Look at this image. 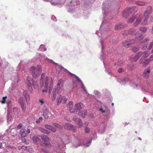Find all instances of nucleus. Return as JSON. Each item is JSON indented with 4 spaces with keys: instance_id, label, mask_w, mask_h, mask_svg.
Returning <instances> with one entry per match:
<instances>
[{
    "instance_id": "f704fd0d",
    "label": "nucleus",
    "mask_w": 153,
    "mask_h": 153,
    "mask_svg": "<svg viewBox=\"0 0 153 153\" xmlns=\"http://www.w3.org/2000/svg\"><path fill=\"white\" fill-rule=\"evenodd\" d=\"M63 82V80L62 79H60L58 81V82L57 84V86L61 87L62 85V83Z\"/></svg>"
},
{
    "instance_id": "8fccbe9b",
    "label": "nucleus",
    "mask_w": 153,
    "mask_h": 153,
    "mask_svg": "<svg viewBox=\"0 0 153 153\" xmlns=\"http://www.w3.org/2000/svg\"><path fill=\"white\" fill-rule=\"evenodd\" d=\"M22 125L21 124H19L17 126V128L18 129H19L21 128H22Z\"/></svg>"
},
{
    "instance_id": "473e14b6",
    "label": "nucleus",
    "mask_w": 153,
    "mask_h": 153,
    "mask_svg": "<svg viewBox=\"0 0 153 153\" xmlns=\"http://www.w3.org/2000/svg\"><path fill=\"white\" fill-rule=\"evenodd\" d=\"M19 111V109L16 107H14L13 109V112L14 114H17Z\"/></svg>"
},
{
    "instance_id": "72a5a7b5",
    "label": "nucleus",
    "mask_w": 153,
    "mask_h": 153,
    "mask_svg": "<svg viewBox=\"0 0 153 153\" xmlns=\"http://www.w3.org/2000/svg\"><path fill=\"white\" fill-rule=\"evenodd\" d=\"M79 121L78 122L77 127L79 128L81 127L82 126V122L81 120H79Z\"/></svg>"
},
{
    "instance_id": "4468645a",
    "label": "nucleus",
    "mask_w": 153,
    "mask_h": 153,
    "mask_svg": "<svg viewBox=\"0 0 153 153\" xmlns=\"http://www.w3.org/2000/svg\"><path fill=\"white\" fill-rule=\"evenodd\" d=\"M44 110L43 115L45 119H47L49 117V116L48 114L49 111L48 110V108L47 106H44L43 108Z\"/></svg>"
},
{
    "instance_id": "f8f14e48",
    "label": "nucleus",
    "mask_w": 153,
    "mask_h": 153,
    "mask_svg": "<svg viewBox=\"0 0 153 153\" xmlns=\"http://www.w3.org/2000/svg\"><path fill=\"white\" fill-rule=\"evenodd\" d=\"M150 73V68H147L144 70L142 74V75L145 79H147L149 77Z\"/></svg>"
},
{
    "instance_id": "de8ad7c7",
    "label": "nucleus",
    "mask_w": 153,
    "mask_h": 153,
    "mask_svg": "<svg viewBox=\"0 0 153 153\" xmlns=\"http://www.w3.org/2000/svg\"><path fill=\"white\" fill-rule=\"evenodd\" d=\"M150 62L153 60V54L151 55L149 58L148 59Z\"/></svg>"
},
{
    "instance_id": "cd10ccee",
    "label": "nucleus",
    "mask_w": 153,
    "mask_h": 153,
    "mask_svg": "<svg viewBox=\"0 0 153 153\" xmlns=\"http://www.w3.org/2000/svg\"><path fill=\"white\" fill-rule=\"evenodd\" d=\"M136 3L137 5L140 6H144L145 4V2L140 1H137L136 2Z\"/></svg>"
},
{
    "instance_id": "052dcab7",
    "label": "nucleus",
    "mask_w": 153,
    "mask_h": 153,
    "mask_svg": "<svg viewBox=\"0 0 153 153\" xmlns=\"http://www.w3.org/2000/svg\"><path fill=\"white\" fill-rule=\"evenodd\" d=\"M90 116L92 117L93 116V115L92 114H90Z\"/></svg>"
},
{
    "instance_id": "5fc2aeb1",
    "label": "nucleus",
    "mask_w": 153,
    "mask_h": 153,
    "mask_svg": "<svg viewBox=\"0 0 153 153\" xmlns=\"http://www.w3.org/2000/svg\"><path fill=\"white\" fill-rule=\"evenodd\" d=\"M149 40V38H146L145 39V40L146 41H148Z\"/></svg>"
},
{
    "instance_id": "3c124183",
    "label": "nucleus",
    "mask_w": 153,
    "mask_h": 153,
    "mask_svg": "<svg viewBox=\"0 0 153 153\" xmlns=\"http://www.w3.org/2000/svg\"><path fill=\"white\" fill-rule=\"evenodd\" d=\"M100 111H101L102 113H105V111L103 110L102 108H100Z\"/></svg>"
},
{
    "instance_id": "603ef678",
    "label": "nucleus",
    "mask_w": 153,
    "mask_h": 153,
    "mask_svg": "<svg viewBox=\"0 0 153 153\" xmlns=\"http://www.w3.org/2000/svg\"><path fill=\"white\" fill-rule=\"evenodd\" d=\"M22 148L23 149H27V147H26L25 146H22Z\"/></svg>"
},
{
    "instance_id": "412c9836",
    "label": "nucleus",
    "mask_w": 153,
    "mask_h": 153,
    "mask_svg": "<svg viewBox=\"0 0 153 153\" xmlns=\"http://www.w3.org/2000/svg\"><path fill=\"white\" fill-rule=\"evenodd\" d=\"M32 139L33 141L36 143H38L41 142V139L37 136H35L33 137Z\"/></svg>"
},
{
    "instance_id": "c9c22d12",
    "label": "nucleus",
    "mask_w": 153,
    "mask_h": 153,
    "mask_svg": "<svg viewBox=\"0 0 153 153\" xmlns=\"http://www.w3.org/2000/svg\"><path fill=\"white\" fill-rule=\"evenodd\" d=\"M56 68L57 69H59V70H61L63 68V67H62V66L58 65L57 63H56Z\"/></svg>"
},
{
    "instance_id": "c03bdc74",
    "label": "nucleus",
    "mask_w": 153,
    "mask_h": 153,
    "mask_svg": "<svg viewBox=\"0 0 153 153\" xmlns=\"http://www.w3.org/2000/svg\"><path fill=\"white\" fill-rule=\"evenodd\" d=\"M53 125L54 126L58 128H61V125H59L58 124L56 123H54L53 124Z\"/></svg>"
},
{
    "instance_id": "9d476101",
    "label": "nucleus",
    "mask_w": 153,
    "mask_h": 153,
    "mask_svg": "<svg viewBox=\"0 0 153 153\" xmlns=\"http://www.w3.org/2000/svg\"><path fill=\"white\" fill-rule=\"evenodd\" d=\"M30 132V130L28 129L27 130L25 128H21L20 131V134L22 137H26L27 134Z\"/></svg>"
},
{
    "instance_id": "f3484780",
    "label": "nucleus",
    "mask_w": 153,
    "mask_h": 153,
    "mask_svg": "<svg viewBox=\"0 0 153 153\" xmlns=\"http://www.w3.org/2000/svg\"><path fill=\"white\" fill-rule=\"evenodd\" d=\"M23 95L27 102H28L30 98V96L28 92L26 91H24L23 92Z\"/></svg>"
},
{
    "instance_id": "1a4fd4ad",
    "label": "nucleus",
    "mask_w": 153,
    "mask_h": 153,
    "mask_svg": "<svg viewBox=\"0 0 153 153\" xmlns=\"http://www.w3.org/2000/svg\"><path fill=\"white\" fill-rule=\"evenodd\" d=\"M18 101L21 105L22 111L25 112L26 111V105L24 99L22 97H20L19 98Z\"/></svg>"
},
{
    "instance_id": "4be33fe9",
    "label": "nucleus",
    "mask_w": 153,
    "mask_h": 153,
    "mask_svg": "<svg viewBox=\"0 0 153 153\" xmlns=\"http://www.w3.org/2000/svg\"><path fill=\"white\" fill-rule=\"evenodd\" d=\"M61 90V87L57 86V87H55L53 89V92H54L56 94V93H58L60 92Z\"/></svg>"
},
{
    "instance_id": "aec40b11",
    "label": "nucleus",
    "mask_w": 153,
    "mask_h": 153,
    "mask_svg": "<svg viewBox=\"0 0 153 153\" xmlns=\"http://www.w3.org/2000/svg\"><path fill=\"white\" fill-rule=\"evenodd\" d=\"M141 59H141L140 60V64H143V66L144 67H146L147 65L149 64L150 62L148 59H146L144 61V62L143 63H142L141 61Z\"/></svg>"
},
{
    "instance_id": "a211bd4d",
    "label": "nucleus",
    "mask_w": 153,
    "mask_h": 153,
    "mask_svg": "<svg viewBox=\"0 0 153 153\" xmlns=\"http://www.w3.org/2000/svg\"><path fill=\"white\" fill-rule=\"evenodd\" d=\"M87 110H84L82 111H80L78 113L79 115L82 117H84L86 115H87Z\"/></svg>"
},
{
    "instance_id": "338daca9",
    "label": "nucleus",
    "mask_w": 153,
    "mask_h": 153,
    "mask_svg": "<svg viewBox=\"0 0 153 153\" xmlns=\"http://www.w3.org/2000/svg\"><path fill=\"white\" fill-rule=\"evenodd\" d=\"M67 118V117H65V119L66 120V118Z\"/></svg>"
},
{
    "instance_id": "f03ea898",
    "label": "nucleus",
    "mask_w": 153,
    "mask_h": 153,
    "mask_svg": "<svg viewBox=\"0 0 153 153\" xmlns=\"http://www.w3.org/2000/svg\"><path fill=\"white\" fill-rule=\"evenodd\" d=\"M40 85L41 88L44 87L42 90L43 92H47L49 88V92H51V89L53 86V82L52 80H50L48 77H46L45 78V75L42 74L41 75L40 79Z\"/></svg>"
},
{
    "instance_id": "f257e3e1",
    "label": "nucleus",
    "mask_w": 153,
    "mask_h": 153,
    "mask_svg": "<svg viewBox=\"0 0 153 153\" xmlns=\"http://www.w3.org/2000/svg\"><path fill=\"white\" fill-rule=\"evenodd\" d=\"M30 71H31L33 77L31 80L29 76L27 77V83L28 89L30 91H31L32 90V85H36V82L35 79L39 75L41 72V66L38 65L36 67H32L30 68Z\"/></svg>"
},
{
    "instance_id": "680f3d73",
    "label": "nucleus",
    "mask_w": 153,
    "mask_h": 153,
    "mask_svg": "<svg viewBox=\"0 0 153 153\" xmlns=\"http://www.w3.org/2000/svg\"><path fill=\"white\" fill-rule=\"evenodd\" d=\"M8 116H7V120H9V118H8Z\"/></svg>"
},
{
    "instance_id": "58836bf2",
    "label": "nucleus",
    "mask_w": 153,
    "mask_h": 153,
    "mask_svg": "<svg viewBox=\"0 0 153 153\" xmlns=\"http://www.w3.org/2000/svg\"><path fill=\"white\" fill-rule=\"evenodd\" d=\"M85 132L86 133H89L90 132V128L87 127H86L85 129Z\"/></svg>"
},
{
    "instance_id": "423d86ee",
    "label": "nucleus",
    "mask_w": 153,
    "mask_h": 153,
    "mask_svg": "<svg viewBox=\"0 0 153 153\" xmlns=\"http://www.w3.org/2000/svg\"><path fill=\"white\" fill-rule=\"evenodd\" d=\"M67 100V99L65 96H62L61 95H59L57 97L56 101L58 105H59L61 102L65 103Z\"/></svg>"
},
{
    "instance_id": "79ce46f5",
    "label": "nucleus",
    "mask_w": 153,
    "mask_h": 153,
    "mask_svg": "<svg viewBox=\"0 0 153 153\" xmlns=\"http://www.w3.org/2000/svg\"><path fill=\"white\" fill-rule=\"evenodd\" d=\"M43 118L42 117H40L36 121V122L37 123H39L42 120Z\"/></svg>"
},
{
    "instance_id": "c85d7f7f",
    "label": "nucleus",
    "mask_w": 153,
    "mask_h": 153,
    "mask_svg": "<svg viewBox=\"0 0 153 153\" xmlns=\"http://www.w3.org/2000/svg\"><path fill=\"white\" fill-rule=\"evenodd\" d=\"M56 94L54 92H53L52 95L51 97V99L53 101H54L56 98Z\"/></svg>"
},
{
    "instance_id": "4c0bfd02",
    "label": "nucleus",
    "mask_w": 153,
    "mask_h": 153,
    "mask_svg": "<svg viewBox=\"0 0 153 153\" xmlns=\"http://www.w3.org/2000/svg\"><path fill=\"white\" fill-rule=\"evenodd\" d=\"M153 45V42H152L150 43L149 44V45L148 46V49L149 50H151L152 49Z\"/></svg>"
},
{
    "instance_id": "ddd939ff",
    "label": "nucleus",
    "mask_w": 153,
    "mask_h": 153,
    "mask_svg": "<svg viewBox=\"0 0 153 153\" xmlns=\"http://www.w3.org/2000/svg\"><path fill=\"white\" fill-rule=\"evenodd\" d=\"M65 127H67L68 129L70 130L73 132H74L76 129V127L75 126L69 123L66 124Z\"/></svg>"
},
{
    "instance_id": "37998d69",
    "label": "nucleus",
    "mask_w": 153,
    "mask_h": 153,
    "mask_svg": "<svg viewBox=\"0 0 153 153\" xmlns=\"http://www.w3.org/2000/svg\"><path fill=\"white\" fill-rule=\"evenodd\" d=\"M132 51L134 52H137L139 50L137 48L135 47H132Z\"/></svg>"
},
{
    "instance_id": "c756f323",
    "label": "nucleus",
    "mask_w": 153,
    "mask_h": 153,
    "mask_svg": "<svg viewBox=\"0 0 153 153\" xmlns=\"http://www.w3.org/2000/svg\"><path fill=\"white\" fill-rule=\"evenodd\" d=\"M136 37H137L135 39H136L137 41H140L144 37V36L143 35H140L139 36Z\"/></svg>"
},
{
    "instance_id": "6ab92c4d",
    "label": "nucleus",
    "mask_w": 153,
    "mask_h": 153,
    "mask_svg": "<svg viewBox=\"0 0 153 153\" xmlns=\"http://www.w3.org/2000/svg\"><path fill=\"white\" fill-rule=\"evenodd\" d=\"M141 53L142 54L141 56H142V58L144 59L146 58L149 55V53L148 51H145L143 52H141Z\"/></svg>"
},
{
    "instance_id": "774afa93",
    "label": "nucleus",
    "mask_w": 153,
    "mask_h": 153,
    "mask_svg": "<svg viewBox=\"0 0 153 153\" xmlns=\"http://www.w3.org/2000/svg\"><path fill=\"white\" fill-rule=\"evenodd\" d=\"M66 120H68V119H67V118H66Z\"/></svg>"
},
{
    "instance_id": "bf43d9fd",
    "label": "nucleus",
    "mask_w": 153,
    "mask_h": 153,
    "mask_svg": "<svg viewBox=\"0 0 153 153\" xmlns=\"http://www.w3.org/2000/svg\"><path fill=\"white\" fill-rule=\"evenodd\" d=\"M152 53H153V48H152Z\"/></svg>"
},
{
    "instance_id": "09e8293b",
    "label": "nucleus",
    "mask_w": 153,
    "mask_h": 153,
    "mask_svg": "<svg viewBox=\"0 0 153 153\" xmlns=\"http://www.w3.org/2000/svg\"><path fill=\"white\" fill-rule=\"evenodd\" d=\"M140 35H141L140 34V32L139 31H137L136 33H135V35L136 37H137L140 36Z\"/></svg>"
},
{
    "instance_id": "bb28decb",
    "label": "nucleus",
    "mask_w": 153,
    "mask_h": 153,
    "mask_svg": "<svg viewBox=\"0 0 153 153\" xmlns=\"http://www.w3.org/2000/svg\"><path fill=\"white\" fill-rule=\"evenodd\" d=\"M139 30L142 33H144L147 31V28L146 27H141L139 28Z\"/></svg>"
},
{
    "instance_id": "20e7f679",
    "label": "nucleus",
    "mask_w": 153,
    "mask_h": 153,
    "mask_svg": "<svg viewBox=\"0 0 153 153\" xmlns=\"http://www.w3.org/2000/svg\"><path fill=\"white\" fill-rule=\"evenodd\" d=\"M138 9L136 7H132L126 9L122 12L123 17L126 18L131 14L133 15L137 11Z\"/></svg>"
},
{
    "instance_id": "a19ab883",
    "label": "nucleus",
    "mask_w": 153,
    "mask_h": 153,
    "mask_svg": "<svg viewBox=\"0 0 153 153\" xmlns=\"http://www.w3.org/2000/svg\"><path fill=\"white\" fill-rule=\"evenodd\" d=\"M79 120H81V119L79 118H76V117H74L73 118V120L75 123L78 122L79 121Z\"/></svg>"
},
{
    "instance_id": "7c9ffc66",
    "label": "nucleus",
    "mask_w": 153,
    "mask_h": 153,
    "mask_svg": "<svg viewBox=\"0 0 153 153\" xmlns=\"http://www.w3.org/2000/svg\"><path fill=\"white\" fill-rule=\"evenodd\" d=\"M123 27V25L121 24L118 25H115V29L117 30H120Z\"/></svg>"
},
{
    "instance_id": "e2e57ef3",
    "label": "nucleus",
    "mask_w": 153,
    "mask_h": 153,
    "mask_svg": "<svg viewBox=\"0 0 153 153\" xmlns=\"http://www.w3.org/2000/svg\"><path fill=\"white\" fill-rule=\"evenodd\" d=\"M83 88V89H84V91H86L85 90V87H84V88Z\"/></svg>"
},
{
    "instance_id": "a18cd8bd",
    "label": "nucleus",
    "mask_w": 153,
    "mask_h": 153,
    "mask_svg": "<svg viewBox=\"0 0 153 153\" xmlns=\"http://www.w3.org/2000/svg\"><path fill=\"white\" fill-rule=\"evenodd\" d=\"M124 69L123 68H120L118 70V72L119 73H121L122 72L124 71Z\"/></svg>"
},
{
    "instance_id": "13d9d810",
    "label": "nucleus",
    "mask_w": 153,
    "mask_h": 153,
    "mask_svg": "<svg viewBox=\"0 0 153 153\" xmlns=\"http://www.w3.org/2000/svg\"><path fill=\"white\" fill-rule=\"evenodd\" d=\"M50 61L51 62H53V60H50Z\"/></svg>"
},
{
    "instance_id": "5701e85b",
    "label": "nucleus",
    "mask_w": 153,
    "mask_h": 153,
    "mask_svg": "<svg viewBox=\"0 0 153 153\" xmlns=\"http://www.w3.org/2000/svg\"><path fill=\"white\" fill-rule=\"evenodd\" d=\"M133 33V30L132 29H130L129 31H126L123 33V35L125 36L127 35L128 34H132Z\"/></svg>"
},
{
    "instance_id": "b1692460",
    "label": "nucleus",
    "mask_w": 153,
    "mask_h": 153,
    "mask_svg": "<svg viewBox=\"0 0 153 153\" xmlns=\"http://www.w3.org/2000/svg\"><path fill=\"white\" fill-rule=\"evenodd\" d=\"M39 130L42 132L46 134H50V132L45 129L44 128H39Z\"/></svg>"
},
{
    "instance_id": "a878e982",
    "label": "nucleus",
    "mask_w": 153,
    "mask_h": 153,
    "mask_svg": "<svg viewBox=\"0 0 153 153\" xmlns=\"http://www.w3.org/2000/svg\"><path fill=\"white\" fill-rule=\"evenodd\" d=\"M136 18V17L134 16L130 17L127 20V21L129 23H132Z\"/></svg>"
},
{
    "instance_id": "0e129e2a",
    "label": "nucleus",
    "mask_w": 153,
    "mask_h": 153,
    "mask_svg": "<svg viewBox=\"0 0 153 153\" xmlns=\"http://www.w3.org/2000/svg\"><path fill=\"white\" fill-rule=\"evenodd\" d=\"M114 105V104L113 103H112V106H113Z\"/></svg>"
},
{
    "instance_id": "69168bd1",
    "label": "nucleus",
    "mask_w": 153,
    "mask_h": 153,
    "mask_svg": "<svg viewBox=\"0 0 153 153\" xmlns=\"http://www.w3.org/2000/svg\"><path fill=\"white\" fill-rule=\"evenodd\" d=\"M1 62H0V66H1Z\"/></svg>"
},
{
    "instance_id": "6e6d98bb",
    "label": "nucleus",
    "mask_w": 153,
    "mask_h": 153,
    "mask_svg": "<svg viewBox=\"0 0 153 153\" xmlns=\"http://www.w3.org/2000/svg\"><path fill=\"white\" fill-rule=\"evenodd\" d=\"M2 143L0 142V148H1L2 147Z\"/></svg>"
},
{
    "instance_id": "e433bc0d",
    "label": "nucleus",
    "mask_w": 153,
    "mask_h": 153,
    "mask_svg": "<svg viewBox=\"0 0 153 153\" xmlns=\"http://www.w3.org/2000/svg\"><path fill=\"white\" fill-rule=\"evenodd\" d=\"M147 48V45L146 44H144L142 45V48L143 50H146Z\"/></svg>"
},
{
    "instance_id": "2eb2a0df",
    "label": "nucleus",
    "mask_w": 153,
    "mask_h": 153,
    "mask_svg": "<svg viewBox=\"0 0 153 153\" xmlns=\"http://www.w3.org/2000/svg\"><path fill=\"white\" fill-rule=\"evenodd\" d=\"M75 108H74L75 109L77 110V112L78 110H80L84 107L83 104L81 103H77L75 105Z\"/></svg>"
},
{
    "instance_id": "49530a36",
    "label": "nucleus",
    "mask_w": 153,
    "mask_h": 153,
    "mask_svg": "<svg viewBox=\"0 0 153 153\" xmlns=\"http://www.w3.org/2000/svg\"><path fill=\"white\" fill-rule=\"evenodd\" d=\"M39 102L41 103V105H42L44 103V102L43 99H39Z\"/></svg>"
},
{
    "instance_id": "7ed1b4c3",
    "label": "nucleus",
    "mask_w": 153,
    "mask_h": 153,
    "mask_svg": "<svg viewBox=\"0 0 153 153\" xmlns=\"http://www.w3.org/2000/svg\"><path fill=\"white\" fill-rule=\"evenodd\" d=\"M152 12V6H149L146 8V10L143 13V21L142 22L141 24L142 25H146L147 24V21L149 17V15Z\"/></svg>"
},
{
    "instance_id": "864d4df0",
    "label": "nucleus",
    "mask_w": 153,
    "mask_h": 153,
    "mask_svg": "<svg viewBox=\"0 0 153 153\" xmlns=\"http://www.w3.org/2000/svg\"><path fill=\"white\" fill-rule=\"evenodd\" d=\"M150 20H151V22H153V17H151L150 18Z\"/></svg>"
},
{
    "instance_id": "2f4dec72",
    "label": "nucleus",
    "mask_w": 153,
    "mask_h": 153,
    "mask_svg": "<svg viewBox=\"0 0 153 153\" xmlns=\"http://www.w3.org/2000/svg\"><path fill=\"white\" fill-rule=\"evenodd\" d=\"M134 66L133 65H128L127 67L128 70L130 71H132L134 69Z\"/></svg>"
},
{
    "instance_id": "9b49d317",
    "label": "nucleus",
    "mask_w": 153,
    "mask_h": 153,
    "mask_svg": "<svg viewBox=\"0 0 153 153\" xmlns=\"http://www.w3.org/2000/svg\"><path fill=\"white\" fill-rule=\"evenodd\" d=\"M67 107L69 108L70 112L72 113L76 114L77 113V110L75 109H72L73 107V103L71 101H70L67 105Z\"/></svg>"
},
{
    "instance_id": "ea45409f",
    "label": "nucleus",
    "mask_w": 153,
    "mask_h": 153,
    "mask_svg": "<svg viewBox=\"0 0 153 153\" xmlns=\"http://www.w3.org/2000/svg\"><path fill=\"white\" fill-rule=\"evenodd\" d=\"M7 97L5 96L3 97L2 98V100L1 101V102L2 104H4L5 102L6 99L7 98Z\"/></svg>"
},
{
    "instance_id": "393cba45",
    "label": "nucleus",
    "mask_w": 153,
    "mask_h": 153,
    "mask_svg": "<svg viewBox=\"0 0 153 153\" xmlns=\"http://www.w3.org/2000/svg\"><path fill=\"white\" fill-rule=\"evenodd\" d=\"M141 18H137L135 22L134 23V26H136L138 25L141 22Z\"/></svg>"
},
{
    "instance_id": "4d7b16f0",
    "label": "nucleus",
    "mask_w": 153,
    "mask_h": 153,
    "mask_svg": "<svg viewBox=\"0 0 153 153\" xmlns=\"http://www.w3.org/2000/svg\"><path fill=\"white\" fill-rule=\"evenodd\" d=\"M77 80L79 81H80V79L78 78H77Z\"/></svg>"
},
{
    "instance_id": "39448f33",
    "label": "nucleus",
    "mask_w": 153,
    "mask_h": 153,
    "mask_svg": "<svg viewBox=\"0 0 153 153\" xmlns=\"http://www.w3.org/2000/svg\"><path fill=\"white\" fill-rule=\"evenodd\" d=\"M40 137L44 142L43 143L41 144V145L43 147H46L47 148H50L51 144L50 142V139L49 137L47 135L44 134H42Z\"/></svg>"
},
{
    "instance_id": "dca6fc26",
    "label": "nucleus",
    "mask_w": 153,
    "mask_h": 153,
    "mask_svg": "<svg viewBox=\"0 0 153 153\" xmlns=\"http://www.w3.org/2000/svg\"><path fill=\"white\" fill-rule=\"evenodd\" d=\"M45 127L46 128L52 131L53 132H55L56 131V128L50 125L46 124L45 125Z\"/></svg>"
},
{
    "instance_id": "0eeeda50",
    "label": "nucleus",
    "mask_w": 153,
    "mask_h": 153,
    "mask_svg": "<svg viewBox=\"0 0 153 153\" xmlns=\"http://www.w3.org/2000/svg\"><path fill=\"white\" fill-rule=\"evenodd\" d=\"M135 43L134 40H130L127 39L124 40L122 43L123 46L125 48H128L130 45H133Z\"/></svg>"
},
{
    "instance_id": "6e6552de",
    "label": "nucleus",
    "mask_w": 153,
    "mask_h": 153,
    "mask_svg": "<svg viewBox=\"0 0 153 153\" xmlns=\"http://www.w3.org/2000/svg\"><path fill=\"white\" fill-rule=\"evenodd\" d=\"M141 52H138L135 56H132L130 58V61L132 62H134L137 61L141 56Z\"/></svg>"
}]
</instances>
